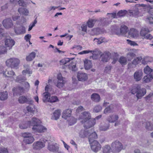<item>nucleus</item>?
<instances>
[{
  "mask_svg": "<svg viewBox=\"0 0 153 153\" xmlns=\"http://www.w3.org/2000/svg\"><path fill=\"white\" fill-rule=\"evenodd\" d=\"M32 123L30 124L33 126L32 130L35 132H43L46 131L47 129L45 127L40 124L41 121L36 117H33L32 119Z\"/></svg>",
  "mask_w": 153,
  "mask_h": 153,
  "instance_id": "f257e3e1",
  "label": "nucleus"
},
{
  "mask_svg": "<svg viewBox=\"0 0 153 153\" xmlns=\"http://www.w3.org/2000/svg\"><path fill=\"white\" fill-rule=\"evenodd\" d=\"M20 63L19 59L16 58H11L7 59L5 62L6 65L12 68H16Z\"/></svg>",
  "mask_w": 153,
  "mask_h": 153,
  "instance_id": "f03ea898",
  "label": "nucleus"
},
{
  "mask_svg": "<svg viewBox=\"0 0 153 153\" xmlns=\"http://www.w3.org/2000/svg\"><path fill=\"white\" fill-rule=\"evenodd\" d=\"M112 152L114 153H118L123 149V146L121 142L118 140L113 142L111 145Z\"/></svg>",
  "mask_w": 153,
  "mask_h": 153,
  "instance_id": "7ed1b4c3",
  "label": "nucleus"
},
{
  "mask_svg": "<svg viewBox=\"0 0 153 153\" xmlns=\"http://www.w3.org/2000/svg\"><path fill=\"white\" fill-rule=\"evenodd\" d=\"M90 146L91 150L95 152H97L100 150L101 146L97 140H94L92 142H90Z\"/></svg>",
  "mask_w": 153,
  "mask_h": 153,
  "instance_id": "20e7f679",
  "label": "nucleus"
},
{
  "mask_svg": "<svg viewBox=\"0 0 153 153\" xmlns=\"http://www.w3.org/2000/svg\"><path fill=\"white\" fill-rule=\"evenodd\" d=\"M91 115L90 113L88 111H84L82 113L79 117V118L81 120L80 122L82 123L88 120L89 119H92L91 118Z\"/></svg>",
  "mask_w": 153,
  "mask_h": 153,
  "instance_id": "39448f33",
  "label": "nucleus"
},
{
  "mask_svg": "<svg viewBox=\"0 0 153 153\" xmlns=\"http://www.w3.org/2000/svg\"><path fill=\"white\" fill-rule=\"evenodd\" d=\"M18 101L20 104H24L27 103L29 104H32L33 101L30 98H27V97L24 96H22L19 97Z\"/></svg>",
  "mask_w": 153,
  "mask_h": 153,
  "instance_id": "423d86ee",
  "label": "nucleus"
},
{
  "mask_svg": "<svg viewBox=\"0 0 153 153\" xmlns=\"http://www.w3.org/2000/svg\"><path fill=\"white\" fill-rule=\"evenodd\" d=\"M84 127L86 128H89L93 126L95 124V119L92 118L82 123Z\"/></svg>",
  "mask_w": 153,
  "mask_h": 153,
  "instance_id": "0eeeda50",
  "label": "nucleus"
},
{
  "mask_svg": "<svg viewBox=\"0 0 153 153\" xmlns=\"http://www.w3.org/2000/svg\"><path fill=\"white\" fill-rule=\"evenodd\" d=\"M57 79L58 81L56 86L59 88L63 87L65 82L64 79V78L62 77L61 74H58L57 76Z\"/></svg>",
  "mask_w": 153,
  "mask_h": 153,
  "instance_id": "6e6552de",
  "label": "nucleus"
},
{
  "mask_svg": "<svg viewBox=\"0 0 153 153\" xmlns=\"http://www.w3.org/2000/svg\"><path fill=\"white\" fill-rule=\"evenodd\" d=\"M4 27L6 29H9L12 27L13 23L12 20L10 18L4 19L2 22Z\"/></svg>",
  "mask_w": 153,
  "mask_h": 153,
  "instance_id": "1a4fd4ad",
  "label": "nucleus"
},
{
  "mask_svg": "<svg viewBox=\"0 0 153 153\" xmlns=\"http://www.w3.org/2000/svg\"><path fill=\"white\" fill-rule=\"evenodd\" d=\"M45 146L44 143L41 141L35 142L33 143L32 145L33 149L36 150H39Z\"/></svg>",
  "mask_w": 153,
  "mask_h": 153,
  "instance_id": "9d476101",
  "label": "nucleus"
},
{
  "mask_svg": "<svg viewBox=\"0 0 153 153\" xmlns=\"http://www.w3.org/2000/svg\"><path fill=\"white\" fill-rule=\"evenodd\" d=\"M4 42L5 45L8 48L9 50L12 48L15 43V41L10 37L6 39Z\"/></svg>",
  "mask_w": 153,
  "mask_h": 153,
  "instance_id": "9b49d317",
  "label": "nucleus"
},
{
  "mask_svg": "<svg viewBox=\"0 0 153 153\" xmlns=\"http://www.w3.org/2000/svg\"><path fill=\"white\" fill-rule=\"evenodd\" d=\"M90 53L92 54V55H91L90 56V59L92 58L93 59H96L100 54L101 52L98 49H95L94 50H90Z\"/></svg>",
  "mask_w": 153,
  "mask_h": 153,
  "instance_id": "f8f14e48",
  "label": "nucleus"
},
{
  "mask_svg": "<svg viewBox=\"0 0 153 153\" xmlns=\"http://www.w3.org/2000/svg\"><path fill=\"white\" fill-rule=\"evenodd\" d=\"M143 74V72L141 70H139L137 71L134 74V77L135 80L137 81H140L142 79Z\"/></svg>",
  "mask_w": 153,
  "mask_h": 153,
  "instance_id": "ddd939ff",
  "label": "nucleus"
},
{
  "mask_svg": "<svg viewBox=\"0 0 153 153\" xmlns=\"http://www.w3.org/2000/svg\"><path fill=\"white\" fill-rule=\"evenodd\" d=\"M111 56V54L109 52H105L101 55V61L103 62H107L110 59Z\"/></svg>",
  "mask_w": 153,
  "mask_h": 153,
  "instance_id": "4468645a",
  "label": "nucleus"
},
{
  "mask_svg": "<svg viewBox=\"0 0 153 153\" xmlns=\"http://www.w3.org/2000/svg\"><path fill=\"white\" fill-rule=\"evenodd\" d=\"M56 145V144L55 145L51 143H48V149L51 152H58L59 148Z\"/></svg>",
  "mask_w": 153,
  "mask_h": 153,
  "instance_id": "2eb2a0df",
  "label": "nucleus"
},
{
  "mask_svg": "<svg viewBox=\"0 0 153 153\" xmlns=\"http://www.w3.org/2000/svg\"><path fill=\"white\" fill-rule=\"evenodd\" d=\"M13 94L15 93L21 94L25 93L26 91L24 88L21 86H18L16 88H14L13 89Z\"/></svg>",
  "mask_w": 153,
  "mask_h": 153,
  "instance_id": "dca6fc26",
  "label": "nucleus"
},
{
  "mask_svg": "<svg viewBox=\"0 0 153 153\" xmlns=\"http://www.w3.org/2000/svg\"><path fill=\"white\" fill-rule=\"evenodd\" d=\"M77 77L79 80L85 81L88 79L87 74L84 73L78 72L77 74Z\"/></svg>",
  "mask_w": 153,
  "mask_h": 153,
  "instance_id": "f3484780",
  "label": "nucleus"
},
{
  "mask_svg": "<svg viewBox=\"0 0 153 153\" xmlns=\"http://www.w3.org/2000/svg\"><path fill=\"white\" fill-rule=\"evenodd\" d=\"M89 131L91 132L89 134L88 140L89 143L92 142L94 139L97 138V135L95 132H93L92 130H89Z\"/></svg>",
  "mask_w": 153,
  "mask_h": 153,
  "instance_id": "a211bd4d",
  "label": "nucleus"
},
{
  "mask_svg": "<svg viewBox=\"0 0 153 153\" xmlns=\"http://www.w3.org/2000/svg\"><path fill=\"white\" fill-rule=\"evenodd\" d=\"M146 93V90L145 88H141L140 87V88L139 89L137 92L136 94V96L137 98L139 99L143 96Z\"/></svg>",
  "mask_w": 153,
  "mask_h": 153,
  "instance_id": "6ab92c4d",
  "label": "nucleus"
},
{
  "mask_svg": "<svg viewBox=\"0 0 153 153\" xmlns=\"http://www.w3.org/2000/svg\"><path fill=\"white\" fill-rule=\"evenodd\" d=\"M129 35L131 37L135 38L138 36L139 32L136 30L132 28L128 33Z\"/></svg>",
  "mask_w": 153,
  "mask_h": 153,
  "instance_id": "aec40b11",
  "label": "nucleus"
},
{
  "mask_svg": "<svg viewBox=\"0 0 153 153\" xmlns=\"http://www.w3.org/2000/svg\"><path fill=\"white\" fill-rule=\"evenodd\" d=\"M15 31L17 34H23L25 32V28L24 27L20 26L19 27L15 28Z\"/></svg>",
  "mask_w": 153,
  "mask_h": 153,
  "instance_id": "412c9836",
  "label": "nucleus"
},
{
  "mask_svg": "<svg viewBox=\"0 0 153 153\" xmlns=\"http://www.w3.org/2000/svg\"><path fill=\"white\" fill-rule=\"evenodd\" d=\"M153 79V74H148L145 76L143 79V83H148Z\"/></svg>",
  "mask_w": 153,
  "mask_h": 153,
  "instance_id": "4be33fe9",
  "label": "nucleus"
},
{
  "mask_svg": "<svg viewBox=\"0 0 153 153\" xmlns=\"http://www.w3.org/2000/svg\"><path fill=\"white\" fill-rule=\"evenodd\" d=\"M30 123H32V120L28 122L23 121L19 125V127L22 129L26 128L28 126H32L30 124Z\"/></svg>",
  "mask_w": 153,
  "mask_h": 153,
  "instance_id": "5701e85b",
  "label": "nucleus"
},
{
  "mask_svg": "<svg viewBox=\"0 0 153 153\" xmlns=\"http://www.w3.org/2000/svg\"><path fill=\"white\" fill-rule=\"evenodd\" d=\"M3 75L5 76L12 77L13 76L15 75V72L12 70H8L6 69L5 71H3Z\"/></svg>",
  "mask_w": 153,
  "mask_h": 153,
  "instance_id": "b1692460",
  "label": "nucleus"
},
{
  "mask_svg": "<svg viewBox=\"0 0 153 153\" xmlns=\"http://www.w3.org/2000/svg\"><path fill=\"white\" fill-rule=\"evenodd\" d=\"M85 68L86 70H89L92 67V64L91 60L85 59L84 61Z\"/></svg>",
  "mask_w": 153,
  "mask_h": 153,
  "instance_id": "393cba45",
  "label": "nucleus"
},
{
  "mask_svg": "<svg viewBox=\"0 0 153 153\" xmlns=\"http://www.w3.org/2000/svg\"><path fill=\"white\" fill-rule=\"evenodd\" d=\"M140 8H137L135 6V7L133 10H130L129 11V13L131 15L135 16L138 15L139 14L140 11Z\"/></svg>",
  "mask_w": 153,
  "mask_h": 153,
  "instance_id": "a878e982",
  "label": "nucleus"
},
{
  "mask_svg": "<svg viewBox=\"0 0 153 153\" xmlns=\"http://www.w3.org/2000/svg\"><path fill=\"white\" fill-rule=\"evenodd\" d=\"M71 112L72 111L71 109H67L64 111L62 113V117L66 119L67 117L71 116Z\"/></svg>",
  "mask_w": 153,
  "mask_h": 153,
  "instance_id": "bb28decb",
  "label": "nucleus"
},
{
  "mask_svg": "<svg viewBox=\"0 0 153 153\" xmlns=\"http://www.w3.org/2000/svg\"><path fill=\"white\" fill-rule=\"evenodd\" d=\"M119 118L117 115L113 114L110 116L108 118L107 120L110 123H114Z\"/></svg>",
  "mask_w": 153,
  "mask_h": 153,
  "instance_id": "cd10ccee",
  "label": "nucleus"
},
{
  "mask_svg": "<svg viewBox=\"0 0 153 153\" xmlns=\"http://www.w3.org/2000/svg\"><path fill=\"white\" fill-rule=\"evenodd\" d=\"M26 80V78L25 76L22 75H19L16 77L15 81L16 82L21 83L25 82Z\"/></svg>",
  "mask_w": 153,
  "mask_h": 153,
  "instance_id": "c85d7f7f",
  "label": "nucleus"
},
{
  "mask_svg": "<svg viewBox=\"0 0 153 153\" xmlns=\"http://www.w3.org/2000/svg\"><path fill=\"white\" fill-rule=\"evenodd\" d=\"M18 11L20 14L25 16H28L29 13V10L25 8H19L18 9Z\"/></svg>",
  "mask_w": 153,
  "mask_h": 153,
  "instance_id": "c756f323",
  "label": "nucleus"
},
{
  "mask_svg": "<svg viewBox=\"0 0 153 153\" xmlns=\"http://www.w3.org/2000/svg\"><path fill=\"white\" fill-rule=\"evenodd\" d=\"M26 107L27 110L28 111L33 114L36 111L35 106L32 104Z\"/></svg>",
  "mask_w": 153,
  "mask_h": 153,
  "instance_id": "7c9ffc66",
  "label": "nucleus"
},
{
  "mask_svg": "<svg viewBox=\"0 0 153 153\" xmlns=\"http://www.w3.org/2000/svg\"><path fill=\"white\" fill-rule=\"evenodd\" d=\"M91 132L89 130H82L79 133V137L81 138H84L88 136L89 133Z\"/></svg>",
  "mask_w": 153,
  "mask_h": 153,
  "instance_id": "2f4dec72",
  "label": "nucleus"
},
{
  "mask_svg": "<svg viewBox=\"0 0 153 153\" xmlns=\"http://www.w3.org/2000/svg\"><path fill=\"white\" fill-rule=\"evenodd\" d=\"M60 115V112L59 110H56L53 113L52 117V119L57 120L59 117Z\"/></svg>",
  "mask_w": 153,
  "mask_h": 153,
  "instance_id": "473e14b6",
  "label": "nucleus"
},
{
  "mask_svg": "<svg viewBox=\"0 0 153 153\" xmlns=\"http://www.w3.org/2000/svg\"><path fill=\"white\" fill-rule=\"evenodd\" d=\"M97 20L96 19H89L87 22V25L88 27L92 28L94 25Z\"/></svg>",
  "mask_w": 153,
  "mask_h": 153,
  "instance_id": "72a5a7b5",
  "label": "nucleus"
},
{
  "mask_svg": "<svg viewBox=\"0 0 153 153\" xmlns=\"http://www.w3.org/2000/svg\"><path fill=\"white\" fill-rule=\"evenodd\" d=\"M43 97L42 99L44 102L49 101L50 98V94L49 92H44L43 94Z\"/></svg>",
  "mask_w": 153,
  "mask_h": 153,
  "instance_id": "f704fd0d",
  "label": "nucleus"
},
{
  "mask_svg": "<svg viewBox=\"0 0 153 153\" xmlns=\"http://www.w3.org/2000/svg\"><path fill=\"white\" fill-rule=\"evenodd\" d=\"M128 30V28L127 26L124 25L121 26L120 28V34L122 35H125L127 32Z\"/></svg>",
  "mask_w": 153,
  "mask_h": 153,
  "instance_id": "c9c22d12",
  "label": "nucleus"
},
{
  "mask_svg": "<svg viewBox=\"0 0 153 153\" xmlns=\"http://www.w3.org/2000/svg\"><path fill=\"white\" fill-rule=\"evenodd\" d=\"M91 99L94 101L96 102L99 101L100 100V95L94 93L91 95Z\"/></svg>",
  "mask_w": 153,
  "mask_h": 153,
  "instance_id": "e433bc0d",
  "label": "nucleus"
},
{
  "mask_svg": "<svg viewBox=\"0 0 153 153\" xmlns=\"http://www.w3.org/2000/svg\"><path fill=\"white\" fill-rule=\"evenodd\" d=\"M36 53L33 52H32L28 56L26 57V60L28 61L33 60L35 57Z\"/></svg>",
  "mask_w": 153,
  "mask_h": 153,
  "instance_id": "4c0bfd02",
  "label": "nucleus"
},
{
  "mask_svg": "<svg viewBox=\"0 0 153 153\" xmlns=\"http://www.w3.org/2000/svg\"><path fill=\"white\" fill-rule=\"evenodd\" d=\"M152 60L153 59L152 58L148 56H146L144 57L142 59V62L143 64H146L148 62L152 61Z\"/></svg>",
  "mask_w": 153,
  "mask_h": 153,
  "instance_id": "58836bf2",
  "label": "nucleus"
},
{
  "mask_svg": "<svg viewBox=\"0 0 153 153\" xmlns=\"http://www.w3.org/2000/svg\"><path fill=\"white\" fill-rule=\"evenodd\" d=\"M149 30L148 29L145 28H142L140 32L141 36L144 38L149 32Z\"/></svg>",
  "mask_w": 153,
  "mask_h": 153,
  "instance_id": "ea45409f",
  "label": "nucleus"
},
{
  "mask_svg": "<svg viewBox=\"0 0 153 153\" xmlns=\"http://www.w3.org/2000/svg\"><path fill=\"white\" fill-rule=\"evenodd\" d=\"M35 139L33 137H29L26 139H24L23 142L26 144H30L32 143Z\"/></svg>",
  "mask_w": 153,
  "mask_h": 153,
  "instance_id": "a19ab883",
  "label": "nucleus"
},
{
  "mask_svg": "<svg viewBox=\"0 0 153 153\" xmlns=\"http://www.w3.org/2000/svg\"><path fill=\"white\" fill-rule=\"evenodd\" d=\"M7 98V91L0 92V100H4Z\"/></svg>",
  "mask_w": 153,
  "mask_h": 153,
  "instance_id": "79ce46f5",
  "label": "nucleus"
},
{
  "mask_svg": "<svg viewBox=\"0 0 153 153\" xmlns=\"http://www.w3.org/2000/svg\"><path fill=\"white\" fill-rule=\"evenodd\" d=\"M24 67L26 68V70L23 71L22 73L23 74H24L25 73L28 74H31L32 73V71L30 69V67L29 66L26 65H24Z\"/></svg>",
  "mask_w": 153,
  "mask_h": 153,
  "instance_id": "37998d69",
  "label": "nucleus"
},
{
  "mask_svg": "<svg viewBox=\"0 0 153 153\" xmlns=\"http://www.w3.org/2000/svg\"><path fill=\"white\" fill-rule=\"evenodd\" d=\"M142 58L141 57H138L134 59L132 61V64L136 67L137 65L142 60Z\"/></svg>",
  "mask_w": 153,
  "mask_h": 153,
  "instance_id": "c03bdc74",
  "label": "nucleus"
},
{
  "mask_svg": "<svg viewBox=\"0 0 153 153\" xmlns=\"http://www.w3.org/2000/svg\"><path fill=\"white\" fill-rule=\"evenodd\" d=\"M111 150V148L110 146L108 145H105L103 148V153H110Z\"/></svg>",
  "mask_w": 153,
  "mask_h": 153,
  "instance_id": "a18cd8bd",
  "label": "nucleus"
},
{
  "mask_svg": "<svg viewBox=\"0 0 153 153\" xmlns=\"http://www.w3.org/2000/svg\"><path fill=\"white\" fill-rule=\"evenodd\" d=\"M140 88V86L139 85H137L132 87V88L131 91V93L132 94H134L137 93L139 89Z\"/></svg>",
  "mask_w": 153,
  "mask_h": 153,
  "instance_id": "49530a36",
  "label": "nucleus"
},
{
  "mask_svg": "<svg viewBox=\"0 0 153 153\" xmlns=\"http://www.w3.org/2000/svg\"><path fill=\"white\" fill-rule=\"evenodd\" d=\"M135 56L134 53L131 51L129 52L127 54V58L128 61H131Z\"/></svg>",
  "mask_w": 153,
  "mask_h": 153,
  "instance_id": "de8ad7c7",
  "label": "nucleus"
},
{
  "mask_svg": "<svg viewBox=\"0 0 153 153\" xmlns=\"http://www.w3.org/2000/svg\"><path fill=\"white\" fill-rule=\"evenodd\" d=\"M109 127L108 124H105L103 125H101L100 126L99 128L101 131H105L109 128Z\"/></svg>",
  "mask_w": 153,
  "mask_h": 153,
  "instance_id": "09e8293b",
  "label": "nucleus"
},
{
  "mask_svg": "<svg viewBox=\"0 0 153 153\" xmlns=\"http://www.w3.org/2000/svg\"><path fill=\"white\" fill-rule=\"evenodd\" d=\"M144 125H145V127L147 129L149 130H153V124L151 125L150 122H146L144 123Z\"/></svg>",
  "mask_w": 153,
  "mask_h": 153,
  "instance_id": "8fccbe9b",
  "label": "nucleus"
},
{
  "mask_svg": "<svg viewBox=\"0 0 153 153\" xmlns=\"http://www.w3.org/2000/svg\"><path fill=\"white\" fill-rule=\"evenodd\" d=\"M152 70L151 69L148 65L145 67L144 69V73L146 74H150V73L152 72Z\"/></svg>",
  "mask_w": 153,
  "mask_h": 153,
  "instance_id": "3c124183",
  "label": "nucleus"
},
{
  "mask_svg": "<svg viewBox=\"0 0 153 153\" xmlns=\"http://www.w3.org/2000/svg\"><path fill=\"white\" fill-rule=\"evenodd\" d=\"M119 62L121 65H125L126 64V59L125 57L121 56L119 59Z\"/></svg>",
  "mask_w": 153,
  "mask_h": 153,
  "instance_id": "603ef678",
  "label": "nucleus"
},
{
  "mask_svg": "<svg viewBox=\"0 0 153 153\" xmlns=\"http://www.w3.org/2000/svg\"><path fill=\"white\" fill-rule=\"evenodd\" d=\"M22 136L24 138V139H26L27 138L33 137L32 134L30 133L25 132L22 134Z\"/></svg>",
  "mask_w": 153,
  "mask_h": 153,
  "instance_id": "864d4df0",
  "label": "nucleus"
},
{
  "mask_svg": "<svg viewBox=\"0 0 153 153\" xmlns=\"http://www.w3.org/2000/svg\"><path fill=\"white\" fill-rule=\"evenodd\" d=\"M112 68V66L111 65H107L106 66L104 69V72L106 74H109L111 72V69Z\"/></svg>",
  "mask_w": 153,
  "mask_h": 153,
  "instance_id": "5fc2aeb1",
  "label": "nucleus"
},
{
  "mask_svg": "<svg viewBox=\"0 0 153 153\" xmlns=\"http://www.w3.org/2000/svg\"><path fill=\"white\" fill-rule=\"evenodd\" d=\"M126 13V11L121 10L117 13V16L119 17H123L125 16Z\"/></svg>",
  "mask_w": 153,
  "mask_h": 153,
  "instance_id": "6e6d98bb",
  "label": "nucleus"
},
{
  "mask_svg": "<svg viewBox=\"0 0 153 153\" xmlns=\"http://www.w3.org/2000/svg\"><path fill=\"white\" fill-rule=\"evenodd\" d=\"M59 101V99L56 96H53L50 97L49 102H54Z\"/></svg>",
  "mask_w": 153,
  "mask_h": 153,
  "instance_id": "4d7b16f0",
  "label": "nucleus"
},
{
  "mask_svg": "<svg viewBox=\"0 0 153 153\" xmlns=\"http://www.w3.org/2000/svg\"><path fill=\"white\" fill-rule=\"evenodd\" d=\"M102 109V106L100 105H97L94 107L93 111L94 112L97 113L100 111Z\"/></svg>",
  "mask_w": 153,
  "mask_h": 153,
  "instance_id": "13d9d810",
  "label": "nucleus"
},
{
  "mask_svg": "<svg viewBox=\"0 0 153 153\" xmlns=\"http://www.w3.org/2000/svg\"><path fill=\"white\" fill-rule=\"evenodd\" d=\"M52 89V86L50 84L46 83V85L45 88V92H50L51 91Z\"/></svg>",
  "mask_w": 153,
  "mask_h": 153,
  "instance_id": "bf43d9fd",
  "label": "nucleus"
},
{
  "mask_svg": "<svg viewBox=\"0 0 153 153\" xmlns=\"http://www.w3.org/2000/svg\"><path fill=\"white\" fill-rule=\"evenodd\" d=\"M26 1V0H20L18 4L20 6L23 7L26 6L27 5V3Z\"/></svg>",
  "mask_w": 153,
  "mask_h": 153,
  "instance_id": "052dcab7",
  "label": "nucleus"
},
{
  "mask_svg": "<svg viewBox=\"0 0 153 153\" xmlns=\"http://www.w3.org/2000/svg\"><path fill=\"white\" fill-rule=\"evenodd\" d=\"M93 30L94 31V33L96 35H98L101 34L102 31L100 28H97L93 29Z\"/></svg>",
  "mask_w": 153,
  "mask_h": 153,
  "instance_id": "680f3d73",
  "label": "nucleus"
},
{
  "mask_svg": "<svg viewBox=\"0 0 153 153\" xmlns=\"http://www.w3.org/2000/svg\"><path fill=\"white\" fill-rule=\"evenodd\" d=\"M7 52L6 48L3 46H0V54H3Z\"/></svg>",
  "mask_w": 153,
  "mask_h": 153,
  "instance_id": "e2e57ef3",
  "label": "nucleus"
},
{
  "mask_svg": "<svg viewBox=\"0 0 153 153\" xmlns=\"http://www.w3.org/2000/svg\"><path fill=\"white\" fill-rule=\"evenodd\" d=\"M110 22L111 21L109 20V19L107 18H105L102 21L103 24L104 25H108L110 23Z\"/></svg>",
  "mask_w": 153,
  "mask_h": 153,
  "instance_id": "0e129e2a",
  "label": "nucleus"
},
{
  "mask_svg": "<svg viewBox=\"0 0 153 153\" xmlns=\"http://www.w3.org/2000/svg\"><path fill=\"white\" fill-rule=\"evenodd\" d=\"M94 40L98 44H100L103 42V39L102 38H100L99 39L95 38L94 39Z\"/></svg>",
  "mask_w": 153,
  "mask_h": 153,
  "instance_id": "69168bd1",
  "label": "nucleus"
},
{
  "mask_svg": "<svg viewBox=\"0 0 153 153\" xmlns=\"http://www.w3.org/2000/svg\"><path fill=\"white\" fill-rule=\"evenodd\" d=\"M69 61V60L68 58L62 59L60 61L61 64L62 65H65Z\"/></svg>",
  "mask_w": 153,
  "mask_h": 153,
  "instance_id": "338daca9",
  "label": "nucleus"
},
{
  "mask_svg": "<svg viewBox=\"0 0 153 153\" xmlns=\"http://www.w3.org/2000/svg\"><path fill=\"white\" fill-rule=\"evenodd\" d=\"M24 86L25 87V89L26 91L27 92L28 91L30 88V85L29 83L28 82H25Z\"/></svg>",
  "mask_w": 153,
  "mask_h": 153,
  "instance_id": "774afa93",
  "label": "nucleus"
}]
</instances>
